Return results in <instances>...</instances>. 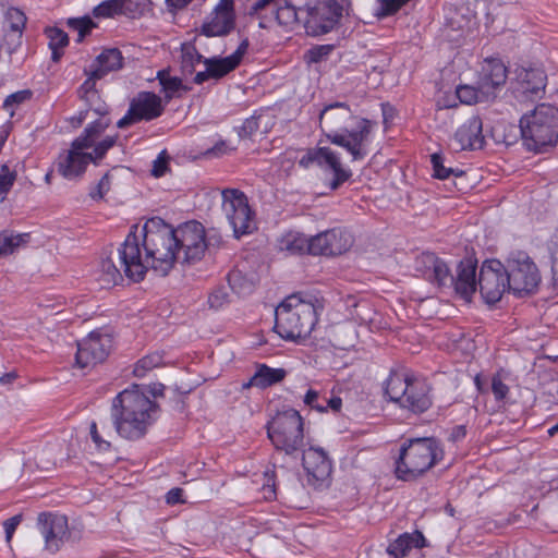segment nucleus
<instances>
[{
    "instance_id": "obj_1",
    "label": "nucleus",
    "mask_w": 558,
    "mask_h": 558,
    "mask_svg": "<svg viewBox=\"0 0 558 558\" xmlns=\"http://www.w3.org/2000/svg\"><path fill=\"white\" fill-rule=\"evenodd\" d=\"M137 229V226H133L118 248L124 276L140 282L149 268L160 276H167L178 260L174 228L155 217L144 223L140 234L136 233Z\"/></svg>"
},
{
    "instance_id": "obj_2",
    "label": "nucleus",
    "mask_w": 558,
    "mask_h": 558,
    "mask_svg": "<svg viewBox=\"0 0 558 558\" xmlns=\"http://www.w3.org/2000/svg\"><path fill=\"white\" fill-rule=\"evenodd\" d=\"M319 122L328 130L325 132L326 138L347 150L352 161L362 160L368 155L376 122L354 116L345 102L326 105L319 113Z\"/></svg>"
},
{
    "instance_id": "obj_3",
    "label": "nucleus",
    "mask_w": 558,
    "mask_h": 558,
    "mask_svg": "<svg viewBox=\"0 0 558 558\" xmlns=\"http://www.w3.org/2000/svg\"><path fill=\"white\" fill-rule=\"evenodd\" d=\"M158 405L134 386L118 393L111 404V418L118 435L128 440L144 437L156 421Z\"/></svg>"
},
{
    "instance_id": "obj_4",
    "label": "nucleus",
    "mask_w": 558,
    "mask_h": 558,
    "mask_svg": "<svg viewBox=\"0 0 558 558\" xmlns=\"http://www.w3.org/2000/svg\"><path fill=\"white\" fill-rule=\"evenodd\" d=\"M324 310L316 295L298 292L287 296L275 311V329L286 340L306 338L311 335Z\"/></svg>"
},
{
    "instance_id": "obj_5",
    "label": "nucleus",
    "mask_w": 558,
    "mask_h": 558,
    "mask_svg": "<svg viewBox=\"0 0 558 558\" xmlns=\"http://www.w3.org/2000/svg\"><path fill=\"white\" fill-rule=\"evenodd\" d=\"M523 145L530 151L542 153L558 142V108L537 105L520 119Z\"/></svg>"
},
{
    "instance_id": "obj_6",
    "label": "nucleus",
    "mask_w": 558,
    "mask_h": 558,
    "mask_svg": "<svg viewBox=\"0 0 558 558\" xmlns=\"http://www.w3.org/2000/svg\"><path fill=\"white\" fill-rule=\"evenodd\" d=\"M444 451L435 438L409 439L400 449L396 474L409 481L422 475L442 459Z\"/></svg>"
},
{
    "instance_id": "obj_7",
    "label": "nucleus",
    "mask_w": 558,
    "mask_h": 558,
    "mask_svg": "<svg viewBox=\"0 0 558 558\" xmlns=\"http://www.w3.org/2000/svg\"><path fill=\"white\" fill-rule=\"evenodd\" d=\"M385 392L392 402L414 414L432 405L427 383L407 372H392L386 380Z\"/></svg>"
},
{
    "instance_id": "obj_8",
    "label": "nucleus",
    "mask_w": 558,
    "mask_h": 558,
    "mask_svg": "<svg viewBox=\"0 0 558 558\" xmlns=\"http://www.w3.org/2000/svg\"><path fill=\"white\" fill-rule=\"evenodd\" d=\"M267 435L275 449L293 456L304 446V422L299 411L287 409L267 423Z\"/></svg>"
},
{
    "instance_id": "obj_9",
    "label": "nucleus",
    "mask_w": 558,
    "mask_h": 558,
    "mask_svg": "<svg viewBox=\"0 0 558 558\" xmlns=\"http://www.w3.org/2000/svg\"><path fill=\"white\" fill-rule=\"evenodd\" d=\"M301 12L299 0H256L247 8V14L258 20L262 28L277 23L292 29L299 23Z\"/></svg>"
},
{
    "instance_id": "obj_10",
    "label": "nucleus",
    "mask_w": 558,
    "mask_h": 558,
    "mask_svg": "<svg viewBox=\"0 0 558 558\" xmlns=\"http://www.w3.org/2000/svg\"><path fill=\"white\" fill-rule=\"evenodd\" d=\"M117 142V135H107L101 142L97 144L93 153H85L84 146H76L74 140L71 144V148L58 157L57 168L58 172L68 180H74L81 177L89 162L96 163L102 159L106 153L114 146Z\"/></svg>"
},
{
    "instance_id": "obj_11",
    "label": "nucleus",
    "mask_w": 558,
    "mask_h": 558,
    "mask_svg": "<svg viewBox=\"0 0 558 558\" xmlns=\"http://www.w3.org/2000/svg\"><path fill=\"white\" fill-rule=\"evenodd\" d=\"M509 291L515 295L534 293L541 282V274L525 252H514L507 258Z\"/></svg>"
},
{
    "instance_id": "obj_12",
    "label": "nucleus",
    "mask_w": 558,
    "mask_h": 558,
    "mask_svg": "<svg viewBox=\"0 0 558 558\" xmlns=\"http://www.w3.org/2000/svg\"><path fill=\"white\" fill-rule=\"evenodd\" d=\"M222 211L228 219L235 238L252 233L255 226V214L247 196L238 189H225L221 192Z\"/></svg>"
},
{
    "instance_id": "obj_13",
    "label": "nucleus",
    "mask_w": 558,
    "mask_h": 558,
    "mask_svg": "<svg viewBox=\"0 0 558 558\" xmlns=\"http://www.w3.org/2000/svg\"><path fill=\"white\" fill-rule=\"evenodd\" d=\"M178 263L192 265L199 262L207 250L205 228L198 221H187L174 229Z\"/></svg>"
},
{
    "instance_id": "obj_14",
    "label": "nucleus",
    "mask_w": 558,
    "mask_h": 558,
    "mask_svg": "<svg viewBox=\"0 0 558 558\" xmlns=\"http://www.w3.org/2000/svg\"><path fill=\"white\" fill-rule=\"evenodd\" d=\"M299 165L303 168L316 165L325 172L332 173V180L328 184L331 191L338 190L352 177V171L343 167L340 154L328 146L307 149L306 154L299 160Z\"/></svg>"
},
{
    "instance_id": "obj_15",
    "label": "nucleus",
    "mask_w": 558,
    "mask_h": 558,
    "mask_svg": "<svg viewBox=\"0 0 558 558\" xmlns=\"http://www.w3.org/2000/svg\"><path fill=\"white\" fill-rule=\"evenodd\" d=\"M509 278L504 264L497 259L485 260L478 275L480 292L488 304H494L509 291Z\"/></svg>"
},
{
    "instance_id": "obj_16",
    "label": "nucleus",
    "mask_w": 558,
    "mask_h": 558,
    "mask_svg": "<svg viewBox=\"0 0 558 558\" xmlns=\"http://www.w3.org/2000/svg\"><path fill=\"white\" fill-rule=\"evenodd\" d=\"M162 98L153 92H140L130 102L128 112L117 122L119 129H124L140 121H151L165 111Z\"/></svg>"
},
{
    "instance_id": "obj_17",
    "label": "nucleus",
    "mask_w": 558,
    "mask_h": 558,
    "mask_svg": "<svg viewBox=\"0 0 558 558\" xmlns=\"http://www.w3.org/2000/svg\"><path fill=\"white\" fill-rule=\"evenodd\" d=\"M546 85L545 71L536 66H518L511 81L513 94L520 100L541 99L545 94Z\"/></svg>"
},
{
    "instance_id": "obj_18",
    "label": "nucleus",
    "mask_w": 558,
    "mask_h": 558,
    "mask_svg": "<svg viewBox=\"0 0 558 558\" xmlns=\"http://www.w3.org/2000/svg\"><path fill=\"white\" fill-rule=\"evenodd\" d=\"M112 348V338L99 331H92L77 343L75 355L76 365L80 368L92 367L104 362Z\"/></svg>"
},
{
    "instance_id": "obj_19",
    "label": "nucleus",
    "mask_w": 558,
    "mask_h": 558,
    "mask_svg": "<svg viewBox=\"0 0 558 558\" xmlns=\"http://www.w3.org/2000/svg\"><path fill=\"white\" fill-rule=\"evenodd\" d=\"M352 234L342 228H333L312 236V255L336 256L345 253L352 245Z\"/></svg>"
},
{
    "instance_id": "obj_20",
    "label": "nucleus",
    "mask_w": 558,
    "mask_h": 558,
    "mask_svg": "<svg viewBox=\"0 0 558 558\" xmlns=\"http://www.w3.org/2000/svg\"><path fill=\"white\" fill-rule=\"evenodd\" d=\"M37 525L45 539L46 549L50 553H57L69 537L68 519L63 514L40 513Z\"/></svg>"
},
{
    "instance_id": "obj_21",
    "label": "nucleus",
    "mask_w": 558,
    "mask_h": 558,
    "mask_svg": "<svg viewBox=\"0 0 558 558\" xmlns=\"http://www.w3.org/2000/svg\"><path fill=\"white\" fill-rule=\"evenodd\" d=\"M345 0H320L308 12V23L315 27L316 34H327L335 28L342 17Z\"/></svg>"
},
{
    "instance_id": "obj_22",
    "label": "nucleus",
    "mask_w": 558,
    "mask_h": 558,
    "mask_svg": "<svg viewBox=\"0 0 558 558\" xmlns=\"http://www.w3.org/2000/svg\"><path fill=\"white\" fill-rule=\"evenodd\" d=\"M302 464L308 482L313 485H322L331 474V461L327 452L320 447L310 446L304 449Z\"/></svg>"
},
{
    "instance_id": "obj_23",
    "label": "nucleus",
    "mask_w": 558,
    "mask_h": 558,
    "mask_svg": "<svg viewBox=\"0 0 558 558\" xmlns=\"http://www.w3.org/2000/svg\"><path fill=\"white\" fill-rule=\"evenodd\" d=\"M414 270L427 281L438 287L447 286L449 267L446 262L432 252L418 254L413 264Z\"/></svg>"
},
{
    "instance_id": "obj_24",
    "label": "nucleus",
    "mask_w": 558,
    "mask_h": 558,
    "mask_svg": "<svg viewBox=\"0 0 558 558\" xmlns=\"http://www.w3.org/2000/svg\"><path fill=\"white\" fill-rule=\"evenodd\" d=\"M447 284L452 286L457 294L470 302L478 288L476 279V260L472 258L462 259L457 266V274L452 276L449 271Z\"/></svg>"
},
{
    "instance_id": "obj_25",
    "label": "nucleus",
    "mask_w": 558,
    "mask_h": 558,
    "mask_svg": "<svg viewBox=\"0 0 558 558\" xmlns=\"http://www.w3.org/2000/svg\"><path fill=\"white\" fill-rule=\"evenodd\" d=\"M233 0H219L210 19L203 25L206 36H223L234 27Z\"/></svg>"
},
{
    "instance_id": "obj_26",
    "label": "nucleus",
    "mask_w": 558,
    "mask_h": 558,
    "mask_svg": "<svg viewBox=\"0 0 558 558\" xmlns=\"http://www.w3.org/2000/svg\"><path fill=\"white\" fill-rule=\"evenodd\" d=\"M453 142L460 150L480 149L485 144L483 123L478 116H472L454 133Z\"/></svg>"
},
{
    "instance_id": "obj_27",
    "label": "nucleus",
    "mask_w": 558,
    "mask_h": 558,
    "mask_svg": "<svg viewBox=\"0 0 558 558\" xmlns=\"http://www.w3.org/2000/svg\"><path fill=\"white\" fill-rule=\"evenodd\" d=\"M507 75V68L500 59L487 58L481 66L478 85L490 95L494 89L506 83Z\"/></svg>"
},
{
    "instance_id": "obj_28",
    "label": "nucleus",
    "mask_w": 558,
    "mask_h": 558,
    "mask_svg": "<svg viewBox=\"0 0 558 558\" xmlns=\"http://www.w3.org/2000/svg\"><path fill=\"white\" fill-rule=\"evenodd\" d=\"M287 371L284 368H272L266 364H258L254 375L242 384L243 389L256 387L259 389L268 388L284 379Z\"/></svg>"
},
{
    "instance_id": "obj_29",
    "label": "nucleus",
    "mask_w": 558,
    "mask_h": 558,
    "mask_svg": "<svg viewBox=\"0 0 558 558\" xmlns=\"http://www.w3.org/2000/svg\"><path fill=\"white\" fill-rule=\"evenodd\" d=\"M246 49L247 44L242 43L232 54L226 58L205 59L204 63L208 66L211 77L218 80L234 70L241 62Z\"/></svg>"
},
{
    "instance_id": "obj_30",
    "label": "nucleus",
    "mask_w": 558,
    "mask_h": 558,
    "mask_svg": "<svg viewBox=\"0 0 558 558\" xmlns=\"http://www.w3.org/2000/svg\"><path fill=\"white\" fill-rule=\"evenodd\" d=\"M312 238L307 239L303 233L289 231L278 240V248L289 255L312 254Z\"/></svg>"
},
{
    "instance_id": "obj_31",
    "label": "nucleus",
    "mask_w": 558,
    "mask_h": 558,
    "mask_svg": "<svg viewBox=\"0 0 558 558\" xmlns=\"http://www.w3.org/2000/svg\"><path fill=\"white\" fill-rule=\"evenodd\" d=\"M157 80L161 86L160 92L163 94L165 104H168L173 98L181 97L190 89L179 76L171 75L168 70L158 71Z\"/></svg>"
},
{
    "instance_id": "obj_32",
    "label": "nucleus",
    "mask_w": 558,
    "mask_h": 558,
    "mask_svg": "<svg viewBox=\"0 0 558 558\" xmlns=\"http://www.w3.org/2000/svg\"><path fill=\"white\" fill-rule=\"evenodd\" d=\"M122 54L118 49L104 50L96 59L93 75L102 78L108 72L119 70L122 66Z\"/></svg>"
},
{
    "instance_id": "obj_33",
    "label": "nucleus",
    "mask_w": 558,
    "mask_h": 558,
    "mask_svg": "<svg viewBox=\"0 0 558 558\" xmlns=\"http://www.w3.org/2000/svg\"><path fill=\"white\" fill-rule=\"evenodd\" d=\"M424 536L420 532L413 534L404 533L388 546L389 555L396 558H402L408 555L412 548L424 546Z\"/></svg>"
},
{
    "instance_id": "obj_34",
    "label": "nucleus",
    "mask_w": 558,
    "mask_h": 558,
    "mask_svg": "<svg viewBox=\"0 0 558 558\" xmlns=\"http://www.w3.org/2000/svg\"><path fill=\"white\" fill-rule=\"evenodd\" d=\"M111 121L109 118H97L92 123H89L83 134L75 138L76 146L82 145L85 148L96 147L100 140L102 133L110 125Z\"/></svg>"
},
{
    "instance_id": "obj_35",
    "label": "nucleus",
    "mask_w": 558,
    "mask_h": 558,
    "mask_svg": "<svg viewBox=\"0 0 558 558\" xmlns=\"http://www.w3.org/2000/svg\"><path fill=\"white\" fill-rule=\"evenodd\" d=\"M120 266V268L117 267L114 260L110 256L104 257L100 260L97 279L102 288L117 286L123 281L122 271L124 272V269L121 263Z\"/></svg>"
},
{
    "instance_id": "obj_36",
    "label": "nucleus",
    "mask_w": 558,
    "mask_h": 558,
    "mask_svg": "<svg viewBox=\"0 0 558 558\" xmlns=\"http://www.w3.org/2000/svg\"><path fill=\"white\" fill-rule=\"evenodd\" d=\"M29 233L0 232V257L13 254L29 242Z\"/></svg>"
},
{
    "instance_id": "obj_37",
    "label": "nucleus",
    "mask_w": 558,
    "mask_h": 558,
    "mask_svg": "<svg viewBox=\"0 0 558 558\" xmlns=\"http://www.w3.org/2000/svg\"><path fill=\"white\" fill-rule=\"evenodd\" d=\"M46 35L49 39L48 46L51 50V59L58 62L62 57V49L68 46V35L60 28L50 27L46 29Z\"/></svg>"
},
{
    "instance_id": "obj_38",
    "label": "nucleus",
    "mask_w": 558,
    "mask_h": 558,
    "mask_svg": "<svg viewBox=\"0 0 558 558\" xmlns=\"http://www.w3.org/2000/svg\"><path fill=\"white\" fill-rule=\"evenodd\" d=\"M456 95L460 102L472 105L487 99L490 95L478 85V87L471 85H460L457 87Z\"/></svg>"
},
{
    "instance_id": "obj_39",
    "label": "nucleus",
    "mask_w": 558,
    "mask_h": 558,
    "mask_svg": "<svg viewBox=\"0 0 558 558\" xmlns=\"http://www.w3.org/2000/svg\"><path fill=\"white\" fill-rule=\"evenodd\" d=\"M230 288L240 295L248 294L253 291V281L243 275L242 270L235 268L228 274Z\"/></svg>"
},
{
    "instance_id": "obj_40",
    "label": "nucleus",
    "mask_w": 558,
    "mask_h": 558,
    "mask_svg": "<svg viewBox=\"0 0 558 558\" xmlns=\"http://www.w3.org/2000/svg\"><path fill=\"white\" fill-rule=\"evenodd\" d=\"M163 355L159 352H153L136 362L133 373L136 377H144L149 371L162 365Z\"/></svg>"
},
{
    "instance_id": "obj_41",
    "label": "nucleus",
    "mask_w": 558,
    "mask_h": 558,
    "mask_svg": "<svg viewBox=\"0 0 558 558\" xmlns=\"http://www.w3.org/2000/svg\"><path fill=\"white\" fill-rule=\"evenodd\" d=\"M430 162L434 170V177L439 180H446L450 175L459 177L463 174V171L459 168L445 166V158L440 154H433L430 156Z\"/></svg>"
},
{
    "instance_id": "obj_42",
    "label": "nucleus",
    "mask_w": 558,
    "mask_h": 558,
    "mask_svg": "<svg viewBox=\"0 0 558 558\" xmlns=\"http://www.w3.org/2000/svg\"><path fill=\"white\" fill-rule=\"evenodd\" d=\"M410 1L411 0H376L377 7L375 10V16L378 19H385L395 15Z\"/></svg>"
},
{
    "instance_id": "obj_43",
    "label": "nucleus",
    "mask_w": 558,
    "mask_h": 558,
    "mask_svg": "<svg viewBox=\"0 0 558 558\" xmlns=\"http://www.w3.org/2000/svg\"><path fill=\"white\" fill-rule=\"evenodd\" d=\"M121 0H105L93 10L96 17H113L121 14Z\"/></svg>"
},
{
    "instance_id": "obj_44",
    "label": "nucleus",
    "mask_w": 558,
    "mask_h": 558,
    "mask_svg": "<svg viewBox=\"0 0 558 558\" xmlns=\"http://www.w3.org/2000/svg\"><path fill=\"white\" fill-rule=\"evenodd\" d=\"M68 26L77 32L78 41H82L84 37L90 33V31L95 27V23L92 21L89 16L83 17H73L68 20Z\"/></svg>"
},
{
    "instance_id": "obj_45",
    "label": "nucleus",
    "mask_w": 558,
    "mask_h": 558,
    "mask_svg": "<svg viewBox=\"0 0 558 558\" xmlns=\"http://www.w3.org/2000/svg\"><path fill=\"white\" fill-rule=\"evenodd\" d=\"M230 302L229 293L226 287L215 288L208 295V306L214 311H219Z\"/></svg>"
},
{
    "instance_id": "obj_46",
    "label": "nucleus",
    "mask_w": 558,
    "mask_h": 558,
    "mask_svg": "<svg viewBox=\"0 0 558 558\" xmlns=\"http://www.w3.org/2000/svg\"><path fill=\"white\" fill-rule=\"evenodd\" d=\"M121 14L129 17H136L144 13L147 0H121Z\"/></svg>"
},
{
    "instance_id": "obj_47",
    "label": "nucleus",
    "mask_w": 558,
    "mask_h": 558,
    "mask_svg": "<svg viewBox=\"0 0 558 558\" xmlns=\"http://www.w3.org/2000/svg\"><path fill=\"white\" fill-rule=\"evenodd\" d=\"M32 97V92L28 89L19 90L9 95L3 101V109L10 112L12 117L14 114V107L23 104Z\"/></svg>"
},
{
    "instance_id": "obj_48",
    "label": "nucleus",
    "mask_w": 558,
    "mask_h": 558,
    "mask_svg": "<svg viewBox=\"0 0 558 558\" xmlns=\"http://www.w3.org/2000/svg\"><path fill=\"white\" fill-rule=\"evenodd\" d=\"M324 399L325 398H322L318 391L308 389L304 396L303 402L318 412H327V407L323 403Z\"/></svg>"
},
{
    "instance_id": "obj_49",
    "label": "nucleus",
    "mask_w": 558,
    "mask_h": 558,
    "mask_svg": "<svg viewBox=\"0 0 558 558\" xmlns=\"http://www.w3.org/2000/svg\"><path fill=\"white\" fill-rule=\"evenodd\" d=\"M332 47L329 45L324 46H316L311 48L306 54L305 58L311 63H318L323 61L331 51Z\"/></svg>"
},
{
    "instance_id": "obj_50",
    "label": "nucleus",
    "mask_w": 558,
    "mask_h": 558,
    "mask_svg": "<svg viewBox=\"0 0 558 558\" xmlns=\"http://www.w3.org/2000/svg\"><path fill=\"white\" fill-rule=\"evenodd\" d=\"M15 179V172L11 171L7 165H3L0 170V192L8 193Z\"/></svg>"
},
{
    "instance_id": "obj_51",
    "label": "nucleus",
    "mask_w": 558,
    "mask_h": 558,
    "mask_svg": "<svg viewBox=\"0 0 558 558\" xmlns=\"http://www.w3.org/2000/svg\"><path fill=\"white\" fill-rule=\"evenodd\" d=\"M97 78L94 77L93 73L81 85L78 93L83 99H92L95 100L97 98V90L95 89V81Z\"/></svg>"
},
{
    "instance_id": "obj_52",
    "label": "nucleus",
    "mask_w": 558,
    "mask_h": 558,
    "mask_svg": "<svg viewBox=\"0 0 558 558\" xmlns=\"http://www.w3.org/2000/svg\"><path fill=\"white\" fill-rule=\"evenodd\" d=\"M109 190H110V175H109V173H106L100 179L98 184L90 190L89 196L93 199H101L107 194V192Z\"/></svg>"
},
{
    "instance_id": "obj_53",
    "label": "nucleus",
    "mask_w": 558,
    "mask_h": 558,
    "mask_svg": "<svg viewBox=\"0 0 558 558\" xmlns=\"http://www.w3.org/2000/svg\"><path fill=\"white\" fill-rule=\"evenodd\" d=\"M86 102L88 105L86 110H89V112L93 111L98 116V118H108L109 107L105 101L100 99L99 95H97L95 100L86 99Z\"/></svg>"
},
{
    "instance_id": "obj_54",
    "label": "nucleus",
    "mask_w": 558,
    "mask_h": 558,
    "mask_svg": "<svg viewBox=\"0 0 558 558\" xmlns=\"http://www.w3.org/2000/svg\"><path fill=\"white\" fill-rule=\"evenodd\" d=\"M202 56L197 53V51L193 47H184L182 52V63L183 68L193 69L195 63L201 62Z\"/></svg>"
},
{
    "instance_id": "obj_55",
    "label": "nucleus",
    "mask_w": 558,
    "mask_h": 558,
    "mask_svg": "<svg viewBox=\"0 0 558 558\" xmlns=\"http://www.w3.org/2000/svg\"><path fill=\"white\" fill-rule=\"evenodd\" d=\"M168 169V156L166 151H161L154 160L151 174L156 178L162 177Z\"/></svg>"
},
{
    "instance_id": "obj_56",
    "label": "nucleus",
    "mask_w": 558,
    "mask_h": 558,
    "mask_svg": "<svg viewBox=\"0 0 558 558\" xmlns=\"http://www.w3.org/2000/svg\"><path fill=\"white\" fill-rule=\"evenodd\" d=\"M492 391L495 399L500 401L507 397L509 388L499 376H494L492 379Z\"/></svg>"
},
{
    "instance_id": "obj_57",
    "label": "nucleus",
    "mask_w": 558,
    "mask_h": 558,
    "mask_svg": "<svg viewBox=\"0 0 558 558\" xmlns=\"http://www.w3.org/2000/svg\"><path fill=\"white\" fill-rule=\"evenodd\" d=\"M21 521H22V515L16 514L3 522L7 543L11 542L13 534H14L16 527L19 526V524L21 523Z\"/></svg>"
},
{
    "instance_id": "obj_58",
    "label": "nucleus",
    "mask_w": 558,
    "mask_h": 558,
    "mask_svg": "<svg viewBox=\"0 0 558 558\" xmlns=\"http://www.w3.org/2000/svg\"><path fill=\"white\" fill-rule=\"evenodd\" d=\"M258 129V120L255 117L244 120L240 128V136H251Z\"/></svg>"
},
{
    "instance_id": "obj_59",
    "label": "nucleus",
    "mask_w": 558,
    "mask_h": 558,
    "mask_svg": "<svg viewBox=\"0 0 558 558\" xmlns=\"http://www.w3.org/2000/svg\"><path fill=\"white\" fill-rule=\"evenodd\" d=\"M90 437H92L93 441L95 442V445L97 446V448L100 450H108L111 446L109 441L104 440L100 437V435L97 430V424L95 422H93L90 424Z\"/></svg>"
},
{
    "instance_id": "obj_60",
    "label": "nucleus",
    "mask_w": 558,
    "mask_h": 558,
    "mask_svg": "<svg viewBox=\"0 0 558 558\" xmlns=\"http://www.w3.org/2000/svg\"><path fill=\"white\" fill-rule=\"evenodd\" d=\"M14 15H15V22L11 24V28L14 32H16L19 35H21L22 34V29H23V27L25 25L26 17L19 10H14Z\"/></svg>"
},
{
    "instance_id": "obj_61",
    "label": "nucleus",
    "mask_w": 558,
    "mask_h": 558,
    "mask_svg": "<svg viewBox=\"0 0 558 558\" xmlns=\"http://www.w3.org/2000/svg\"><path fill=\"white\" fill-rule=\"evenodd\" d=\"M183 490L181 488H172L167 493L166 500L169 505L182 502Z\"/></svg>"
},
{
    "instance_id": "obj_62",
    "label": "nucleus",
    "mask_w": 558,
    "mask_h": 558,
    "mask_svg": "<svg viewBox=\"0 0 558 558\" xmlns=\"http://www.w3.org/2000/svg\"><path fill=\"white\" fill-rule=\"evenodd\" d=\"M323 403L327 407V411L330 409L333 412H339L342 407V400L339 397H332L330 399H324Z\"/></svg>"
},
{
    "instance_id": "obj_63",
    "label": "nucleus",
    "mask_w": 558,
    "mask_h": 558,
    "mask_svg": "<svg viewBox=\"0 0 558 558\" xmlns=\"http://www.w3.org/2000/svg\"><path fill=\"white\" fill-rule=\"evenodd\" d=\"M89 110H81L77 114L70 118V123L73 128H78L87 119Z\"/></svg>"
},
{
    "instance_id": "obj_64",
    "label": "nucleus",
    "mask_w": 558,
    "mask_h": 558,
    "mask_svg": "<svg viewBox=\"0 0 558 558\" xmlns=\"http://www.w3.org/2000/svg\"><path fill=\"white\" fill-rule=\"evenodd\" d=\"M227 153V145L225 142L217 143L213 148L206 151L207 156L219 157Z\"/></svg>"
}]
</instances>
